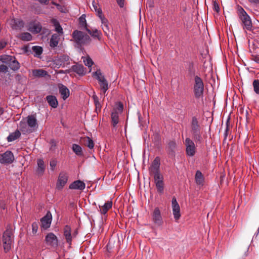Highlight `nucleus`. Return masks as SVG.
Masks as SVG:
<instances>
[{"mask_svg": "<svg viewBox=\"0 0 259 259\" xmlns=\"http://www.w3.org/2000/svg\"><path fill=\"white\" fill-rule=\"evenodd\" d=\"M72 37L75 43L74 46L79 49H81L82 46L89 44L91 41L89 35L78 30L72 32Z\"/></svg>", "mask_w": 259, "mask_h": 259, "instance_id": "nucleus-1", "label": "nucleus"}, {"mask_svg": "<svg viewBox=\"0 0 259 259\" xmlns=\"http://www.w3.org/2000/svg\"><path fill=\"white\" fill-rule=\"evenodd\" d=\"M14 242V236L12 229L7 227L2 236L3 246L5 252L7 253L12 249Z\"/></svg>", "mask_w": 259, "mask_h": 259, "instance_id": "nucleus-2", "label": "nucleus"}, {"mask_svg": "<svg viewBox=\"0 0 259 259\" xmlns=\"http://www.w3.org/2000/svg\"><path fill=\"white\" fill-rule=\"evenodd\" d=\"M190 132L192 134V138L195 141L199 142L201 141V125L198 118L195 116H193L191 118Z\"/></svg>", "mask_w": 259, "mask_h": 259, "instance_id": "nucleus-3", "label": "nucleus"}, {"mask_svg": "<svg viewBox=\"0 0 259 259\" xmlns=\"http://www.w3.org/2000/svg\"><path fill=\"white\" fill-rule=\"evenodd\" d=\"M238 16L241 21L244 30L250 31L252 28V24L251 19L245 10L239 7L238 9Z\"/></svg>", "mask_w": 259, "mask_h": 259, "instance_id": "nucleus-4", "label": "nucleus"}, {"mask_svg": "<svg viewBox=\"0 0 259 259\" xmlns=\"http://www.w3.org/2000/svg\"><path fill=\"white\" fill-rule=\"evenodd\" d=\"M193 93L196 98H202L204 93V83L202 79L198 75L194 76Z\"/></svg>", "mask_w": 259, "mask_h": 259, "instance_id": "nucleus-5", "label": "nucleus"}, {"mask_svg": "<svg viewBox=\"0 0 259 259\" xmlns=\"http://www.w3.org/2000/svg\"><path fill=\"white\" fill-rule=\"evenodd\" d=\"M186 153L188 156L192 157L195 155L196 147L194 141L190 138H187L185 141Z\"/></svg>", "mask_w": 259, "mask_h": 259, "instance_id": "nucleus-6", "label": "nucleus"}, {"mask_svg": "<svg viewBox=\"0 0 259 259\" xmlns=\"http://www.w3.org/2000/svg\"><path fill=\"white\" fill-rule=\"evenodd\" d=\"M77 234V231L75 230L73 233L71 227L68 225H66L63 228V235L66 239V242L69 245H71L72 241Z\"/></svg>", "mask_w": 259, "mask_h": 259, "instance_id": "nucleus-7", "label": "nucleus"}, {"mask_svg": "<svg viewBox=\"0 0 259 259\" xmlns=\"http://www.w3.org/2000/svg\"><path fill=\"white\" fill-rule=\"evenodd\" d=\"M15 160L14 156L12 152L9 150L0 154V163L3 164H9L12 163Z\"/></svg>", "mask_w": 259, "mask_h": 259, "instance_id": "nucleus-8", "label": "nucleus"}, {"mask_svg": "<svg viewBox=\"0 0 259 259\" xmlns=\"http://www.w3.org/2000/svg\"><path fill=\"white\" fill-rule=\"evenodd\" d=\"M68 180V174L65 171L60 172L56 183V188L58 190H61L67 184Z\"/></svg>", "mask_w": 259, "mask_h": 259, "instance_id": "nucleus-9", "label": "nucleus"}, {"mask_svg": "<svg viewBox=\"0 0 259 259\" xmlns=\"http://www.w3.org/2000/svg\"><path fill=\"white\" fill-rule=\"evenodd\" d=\"M45 240L47 245L53 247L58 245V240L57 236L53 233H50L46 236Z\"/></svg>", "mask_w": 259, "mask_h": 259, "instance_id": "nucleus-10", "label": "nucleus"}, {"mask_svg": "<svg viewBox=\"0 0 259 259\" xmlns=\"http://www.w3.org/2000/svg\"><path fill=\"white\" fill-rule=\"evenodd\" d=\"M171 206L174 218L176 221H177L181 217L180 207L175 197H174L172 199Z\"/></svg>", "mask_w": 259, "mask_h": 259, "instance_id": "nucleus-11", "label": "nucleus"}, {"mask_svg": "<svg viewBox=\"0 0 259 259\" xmlns=\"http://www.w3.org/2000/svg\"><path fill=\"white\" fill-rule=\"evenodd\" d=\"M52 220V214L50 212H48L47 214L42 217L41 220V227L44 229H47L50 227Z\"/></svg>", "mask_w": 259, "mask_h": 259, "instance_id": "nucleus-12", "label": "nucleus"}, {"mask_svg": "<svg viewBox=\"0 0 259 259\" xmlns=\"http://www.w3.org/2000/svg\"><path fill=\"white\" fill-rule=\"evenodd\" d=\"M27 124L33 132L37 126V122L35 114L29 115L27 117Z\"/></svg>", "mask_w": 259, "mask_h": 259, "instance_id": "nucleus-13", "label": "nucleus"}, {"mask_svg": "<svg viewBox=\"0 0 259 259\" xmlns=\"http://www.w3.org/2000/svg\"><path fill=\"white\" fill-rule=\"evenodd\" d=\"M160 159L159 157H157L154 159L150 167V174L151 175L153 174L160 172Z\"/></svg>", "mask_w": 259, "mask_h": 259, "instance_id": "nucleus-14", "label": "nucleus"}, {"mask_svg": "<svg viewBox=\"0 0 259 259\" xmlns=\"http://www.w3.org/2000/svg\"><path fill=\"white\" fill-rule=\"evenodd\" d=\"M23 21L18 19H12L11 20L10 25L12 29L15 30H21L24 26Z\"/></svg>", "mask_w": 259, "mask_h": 259, "instance_id": "nucleus-15", "label": "nucleus"}, {"mask_svg": "<svg viewBox=\"0 0 259 259\" xmlns=\"http://www.w3.org/2000/svg\"><path fill=\"white\" fill-rule=\"evenodd\" d=\"M85 187V183L80 181L76 180L71 183L69 186L70 189L83 190Z\"/></svg>", "mask_w": 259, "mask_h": 259, "instance_id": "nucleus-16", "label": "nucleus"}, {"mask_svg": "<svg viewBox=\"0 0 259 259\" xmlns=\"http://www.w3.org/2000/svg\"><path fill=\"white\" fill-rule=\"evenodd\" d=\"M153 220L154 223L158 226L162 224V219L160 211L158 208H155L153 213Z\"/></svg>", "mask_w": 259, "mask_h": 259, "instance_id": "nucleus-17", "label": "nucleus"}, {"mask_svg": "<svg viewBox=\"0 0 259 259\" xmlns=\"http://www.w3.org/2000/svg\"><path fill=\"white\" fill-rule=\"evenodd\" d=\"M58 89L59 93L64 100H65L69 97L70 95V92L69 89L66 86L60 83L58 84Z\"/></svg>", "mask_w": 259, "mask_h": 259, "instance_id": "nucleus-18", "label": "nucleus"}, {"mask_svg": "<svg viewBox=\"0 0 259 259\" xmlns=\"http://www.w3.org/2000/svg\"><path fill=\"white\" fill-rule=\"evenodd\" d=\"M37 165L36 174L38 176H41L45 171V166L44 160L42 159H37Z\"/></svg>", "mask_w": 259, "mask_h": 259, "instance_id": "nucleus-19", "label": "nucleus"}, {"mask_svg": "<svg viewBox=\"0 0 259 259\" xmlns=\"http://www.w3.org/2000/svg\"><path fill=\"white\" fill-rule=\"evenodd\" d=\"M100 88L101 90L100 93V97L102 98V96H104L103 99L104 98L105 96H106L107 94L106 92L109 89V85L108 81L105 79L101 82H99Z\"/></svg>", "mask_w": 259, "mask_h": 259, "instance_id": "nucleus-20", "label": "nucleus"}, {"mask_svg": "<svg viewBox=\"0 0 259 259\" xmlns=\"http://www.w3.org/2000/svg\"><path fill=\"white\" fill-rule=\"evenodd\" d=\"M41 28L42 27L40 23L33 22L30 24L29 27L28 29L33 33H38L40 32Z\"/></svg>", "mask_w": 259, "mask_h": 259, "instance_id": "nucleus-21", "label": "nucleus"}, {"mask_svg": "<svg viewBox=\"0 0 259 259\" xmlns=\"http://www.w3.org/2000/svg\"><path fill=\"white\" fill-rule=\"evenodd\" d=\"M49 105L53 108H56L58 105V102L56 97L53 95L47 96L46 98Z\"/></svg>", "mask_w": 259, "mask_h": 259, "instance_id": "nucleus-22", "label": "nucleus"}, {"mask_svg": "<svg viewBox=\"0 0 259 259\" xmlns=\"http://www.w3.org/2000/svg\"><path fill=\"white\" fill-rule=\"evenodd\" d=\"M112 201L108 200L102 206L99 205L100 211L103 214H105L107 211L112 207Z\"/></svg>", "mask_w": 259, "mask_h": 259, "instance_id": "nucleus-23", "label": "nucleus"}, {"mask_svg": "<svg viewBox=\"0 0 259 259\" xmlns=\"http://www.w3.org/2000/svg\"><path fill=\"white\" fill-rule=\"evenodd\" d=\"M72 70L79 75H83L85 74V69L81 64H76L72 66Z\"/></svg>", "mask_w": 259, "mask_h": 259, "instance_id": "nucleus-24", "label": "nucleus"}, {"mask_svg": "<svg viewBox=\"0 0 259 259\" xmlns=\"http://www.w3.org/2000/svg\"><path fill=\"white\" fill-rule=\"evenodd\" d=\"M32 73L35 77H42L48 75L47 71L43 69H34L32 71Z\"/></svg>", "mask_w": 259, "mask_h": 259, "instance_id": "nucleus-25", "label": "nucleus"}, {"mask_svg": "<svg viewBox=\"0 0 259 259\" xmlns=\"http://www.w3.org/2000/svg\"><path fill=\"white\" fill-rule=\"evenodd\" d=\"M60 39L59 36L57 34H54L52 35L50 41V46L52 48L56 47L59 43Z\"/></svg>", "mask_w": 259, "mask_h": 259, "instance_id": "nucleus-26", "label": "nucleus"}, {"mask_svg": "<svg viewBox=\"0 0 259 259\" xmlns=\"http://www.w3.org/2000/svg\"><path fill=\"white\" fill-rule=\"evenodd\" d=\"M85 30L89 33L92 36L97 38L99 40L101 39V35L102 33L100 31H99L97 29H95L92 31L89 29L87 27L85 26Z\"/></svg>", "mask_w": 259, "mask_h": 259, "instance_id": "nucleus-27", "label": "nucleus"}, {"mask_svg": "<svg viewBox=\"0 0 259 259\" xmlns=\"http://www.w3.org/2000/svg\"><path fill=\"white\" fill-rule=\"evenodd\" d=\"M21 136V133L19 131L16 130L15 132L11 133L7 137L8 142H12L19 138Z\"/></svg>", "mask_w": 259, "mask_h": 259, "instance_id": "nucleus-28", "label": "nucleus"}, {"mask_svg": "<svg viewBox=\"0 0 259 259\" xmlns=\"http://www.w3.org/2000/svg\"><path fill=\"white\" fill-rule=\"evenodd\" d=\"M120 114V113H118L116 112V111H113L111 112V120H112V123L113 126H115L117 123L119 122V115Z\"/></svg>", "mask_w": 259, "mask_h": 259, "instance_id": "nucleus-29", "label": "nucleus"}, {"mask_svg": "<svg viewBox=\"0 0 259 259\" xmlns=\"http://www.w3.org/2000/svg\"><path fill=\"white\" fill-rule=\"evenodd\" d=\"M9 66L14 71L18 70L20 67L19 63L16 60L15 57H13V59L11 61Z\"/></svg>", "mask_w": 259, "mask_h": 259, "instance_id": "nucleus-30", "label": "nucleus"}, {"mask_svg": "<svg viewBox=\"0 0 259 259\" xmlns=\"http://www.w3.org/2000/svg\"><path fill=\"white\" fill-rule=\"evenodd\" d=\"M195 181L197 185H202L204 182V178L201 173L199 170H197L195 174Z\"/></svg>", "mask_w": 259, "mask_h": 259, "instance_id": "nucleus-31", "label": "nucleus"}, {"mask_svg": "<svg viewBox=\"0 0 259 259\" xmlns=\"http://www.w3.org/2000/svg\"><path fill=\"white\" fill-rule=\"evenodd\" d=\"M101 23H102V29H103V31L104 32L105 34L107 36H108L109 34V33L110 32V28L109 27L108 21L107 19H103V20L101 21Z\"/></svg>", "mask_w": 259, "mask_h": 259, "instance_id": "nucleus-32", "label": "nucleus"}, {"mask_svg": "<svg viewBox=\"0 0 259 259\" xmlns=\"http://www.w3.org/2000/svg\"><path fill=\"white\" fill-rule=\"evenodd\" d=\"M20 129L24 133H31L32 131L30 130V127L28 126L27 123L25 122H20Z\"/></svg>", "mask_w": 259, "mask_h": 259, "instance_id": "nucleus-33", "label": "nucleus"}, {"mask_svg": "<svg viewBox=\"0 0 259 259\" xmlns=\"http://www.w3.org/2000/svg\"><path fill=\"white\" fill-rule=\"evenodd\" d=\"M93 76L95 77L98 80L99 82L106 79L100 69L94 72L93 73Z\"/></svg>", "mask_w": 259, "mask_h": 259, "instance_id": "nucleus-34", "label": "nucleus"}, {"mask_svg": "<svg viewBox=\"0 0 259 259\" xmlns=\"http://www.w3.org/2000/svg\"><path fill=\"white\" fill-rule=\"evenodd\" d=\"M32 35L29 32H22L19 34V38L25 41H30L32 39Z\"/></svg>", "mask_w": 259, "mask_h": 259, "instance_id": "nucleus-35", "label": "nucleus"}, {"mask_svg": "<svg viewBox=\"0 0 259 259\" xmlns=\"http://www.w3.org/2000/svg\"><path fill=\"white\" fill-rule=\"evenodd\" d=\"M93 99L94 100V102L96 106V110L97 112L98 111H100L102 108V105L99 101L98 97L95 94H94L93 95Z\"/></svg>", "mask_w": 259, "mask_h": 259, "instance_id": "nucleus-36", "label": "nucleus"}, {"mask_svg": "<svg viewBox=\"0 0 259 259\" xmlns=\"http://www.w3.org/2000/svg\"><path fill=\"white\" fill-rule=\"evenodd\" d=\"M73 151L78 156L82 155V151L81 147L76 144H74L72 145V147Z\"/></svg>", "mask_w": 259, "mask_h": 259, "instance_id": "nucleus-37", "label": "nucleus"}, {"mask_svg": "<svg viewBox=\"0 0 259 259\" xmlns=\"http://www.w3.org/2000/svg\"><path fill=\"white\" fill-rule=\"evenodd\" d=\"M13 57L14 56L10 55H2L0 56V61L9 65L11 61L13 59Z\"/></svg>", "mask_w": 259, "mask_h": 259, "instance_id": "nucleus-38", "label": "nucleus"}, {"mask_svg": "<svg viewBox=\"0 0 259 259\" xmlns=\"http://www.w3.org/2000/svg\"><path fill=\"white\" fill-rule=\"evenodd\" d=\"M84 142L85 146H87L90 149L94 148V144L93 141L89 137H87L84 138Z\"/></svg>", "mask_w": 259, "mask_h": 259, "instance_id": "nucleus-39", "label": "nucleus"}, {"mask_svg": "<svg viewBox=\"0 0 259 259\" xmlns=\"http://www.w3.org/2000/svg\"><path fill=\"white\" fill-rule=\"evenodd\" d=\"M123 110V105L121 102L116 103L115 107L112 110L113 111H116L118 113H122Z\"/></svg>", "mask_w": 259, "mask_h": 259, "instance_id": "nucleus-40", "label": "nucleus"}, {"mask_svg": "<svg viewBox=\"0 0 259 259\" xmlns=\"http://www.w3.org/2000/svg\"><path fill=\"white\" fill-rule=\"evenodd\" d=\"M82 59L85 66L91 67L93 65V62L89 56L82 57Z\"/></svg>", "mask_w": 259, "mask_h": 259, "instance_id": "nucleus-41", "label": "nucleus"}, {"mask_svg": "<svg viewBox=\"0 0 259 259\" xmlns=\"http://www.w3.org/2000/svg\"><path fill=\"white\" fill-rule=\"evenodd\" d=\"M154 177V182H163V176L160 174V172L151 174Z\"/></svg>", "mask_w": 259, "mask_h": 259, "instance_id": "nucleus-42", "label": "nucleus"}, {"mask_svg": "<svg viewBox=\"0 0 259 259\" xmlns=\"http://www.w3.org/2000/svg\"><path fill=\"white\" fill-rule=\"evenodd\" d=\"M157 191L160 193L163 192L164 183L163 182H155Z\"/></svg>", "mask_w": 259, "mask_h": 259, "instance_id": "nucleus-43", "label": "nucleus"}, {"mask_svg": "<svg viewBox=\"0 0 259 259\" xmlns=\"http://www.w3.org/2000/svg\"><path fill=\"white\" fill-rule=\"evenodd\" d=\"M32 49L36 56H39L42 53V48L41 47L33 46Z\"/></svg>", "mask_w": 259, "mask_h": 259, "instance_id": "nucleus-44", "label": "nucleus"}, {"mask_svg": "<svg viewBox=\"0 0 259 259\" xmlns=\"http://www.w3.org/2000/svg\"><path fill=\"white\" fill-rule=\"evenodd\" d=\"M54 26L55 27V31H57L58 33H60V34L63 33V29L58 22H57V21H55Z\"/></svg>", "mask_w": 259, "mask_h": 259, "instance_id": "nucleus-45", "label": "nucleus"}, {"mask_svg": "<svg viewBox=\"0 0 259 259\" xmlns=\"http://www.w3.org/2000/svg\"><path fill=\"white\" fill-rule=\"evenodd\" d=\"M252 84L254 92L257 94H259V80H254L253 81Z\"/></svg>", "mask_w": 259, "mask_h": 259, "instance_id": "nucleus-46", "label": "nucleus"}, {"mask_svg": "<svg viewBox=\"0 0 259 259\" xmlns=\"http://www.w3.org/2000/svg\"><path fill=\"white\" fill-rule=\"evenodd\" d=\"M79 24L81 27H83L85 29V26L87 27V25L86 20L82 16L79 18Z\"/></svg>", "mask_w": 259, "mask_h": 259, "instance_id": "nucleus-47", "label": "nucleus"}, {"mask_svg": "<svg viewBox=\"0 0 259 259\" xmlns=\"http://www.w3.org/2000/svg\"><path fill=\"white\" fill-rule=\"evenodd\" d=\"M95 11L96 12L97 16L100 19L101 21H103V19H106L105 18L104 16L103 15L102 10L100 8L98 9L97 10H96Z\"/></svg>", "mask_w": 259, "mask_h": 259, "instance_id": "nucleus-48", "label": "nucleus"}, {"mask_svg": "<svg viewBox=\"0 0 259 259\" xmlns=\"http://www.w3.org/2000/svg\"><path fill=\"white\" fill-rule=\"evenodd\" d=\"M57 160L56 159H52L50 162V165L51 166V169L52 170H54L56 165H57Z\"/></svg>", "mask_w": 259, "mask_h": 259, "instance_id": "nucleus-49", "label": "nucleus"}, {"mask_svg": "<svg viewBox=\"0 0 259 259\" xmlns=\"http://www.w3.org/2000/svg\"><path fill=\"white\" fill-rule=\"evenodd\" d=\"M8 71V67L4 64L0 65V72L6 73Z\"/></svg>", "mask_w": 259, "mask_h": 259, "instance_id": "nucleus-50", "label": "nucleus"}, {"mask_svg": "<svg viewBox=\"0 0 259 259\" xmlns=\"http://www.w3.org/2000/svg\"><path fill=\"white\" fill-rule=\"evenodd\" d=\"M60 59L61 61L68 62L69 61V57L66 55H63L60 57Z\"/></svg>", "mask_w": 259, "mask_h": 259, "instance_id": "nucleus-51", "label": "nucleus"}, {"mask_svg": "<svg viewBox=\"0 0 259 259\" xmlns=\"http://www.w3.org/2000/svg\"><path fill=\"white\" fill-rule=\"evenodd\" d=\"M32 232L33 233H36L37 231V224L36 223H33L32 224Z\"/></svg>", "mask_w": 259, "mask_h": 259, "instance_id": "nucleus-52", "label": "nucleus"}, {"mask_svg": "<svg viewBox=\"0 0 259 259\" xmlns=\"http://www.w3.org/2000/svg\"><path fill=\"white\" fill-rule=\"evenodd\" d=\"M213 10L215 12H219L220 11V7H219V5L215 2H214L213 3Z\"/></svg>", "mask_w": 259, "mask_h": 259, "instance_id": "nucleus-53", "label": "nucleus"}, {"mask_svg": "<svg viewBox=\"0 0 259 259\" xmlns=\"http://www.w3.org/2000/svg\"><path fill=\"white\" fill-rule=\"evenodd\" d=\"M7 43L5 41L2 40L0 41V50L6 47Z\"/></svg>", "mask_w": 259, "mask_h": 259, "instance_id": "nucleus-54", "label": "nucleus"}, {"mask_svg": "<svg viewBox=\"0 0 259 259\" xmlns=\"http://www.w3.org/2000/svg\"><path fill=\"white\" fill-rule=\"evenodd\" d=\"M116 2L120 8L123 7L124 0H116Z\"/></svg>", "mask_w": 259, "mask_h": 259, "instance_id": "nucleus-55", "label": "nucleus"}, {"mask_svg": "<svg viewBox=\"0 0 259 259\" xmlns=\"http://www.w3.org/2000/svg\"><path fill=\"white\" fill-rule=\"evenodd\" d=\"M56 6L57 9L60 11L61 12H64L62 7L59 4H56Z\"/></svg>", "mask_w": 259, "mask_h": 259, "instance_id": "nucleus-56", "label": "nucleus"}, {"mask_svg": "<svg viewBox=\"0 0 259 259\" xmlns=\"http://www.w3.org/2000/svg\"><path fill=\"white\" fill-rule=\"evenodd\" d=\"M169 146L171 148H174L176 146V143L174 141H171L169 143Z\"/></svg>", "mask_w": 259, "mask_h": 259, "instance_id": "nucleus-57", "label": "nucleus"}, {"mask_svg": "<svg viewBox=\"0 0 259 259\" xmlns=\"http://www.w3.org/2000/svg\"><path fill=\"white\" fill-rule=\"evenodd\" d=\"M93 6L95 11L97 10L98 9V4H96L95 2H93Z\"/></svg>", "mask_w": 259, "mask_h": 259, "instance_id": "nucleus-58", "label": "nucleus"}, {"mask_svg": "<svg viewBox=\"0 0 259 259\" xmlns=\"http://www.w3.org/2000/svg\"><path fill=\"white\" fill-rule=\"evenodd\" d=\"M248 1L251 4H259V0H248Z\"/></svg>", "mask_w": 259, "mask_h": 259, "instance_id": "nucleus-59", "label": "nucleus"}, {"mask_svg": "<svg viewBox=\"0 0 259 259\" xmlns=\"http://www.w3.org/2000/svg\"><path fill=\"white\" fill-rule=\"evenodd\" d=\"M40 3L48 4V0H38Z\"/></svg>", "mask_w": 259, "mask_h": 259, "instance_id": "nucleus-60", "label": "nucleus"}, {"mask_svg": "<svg viewBox=\"0 0 259 259\" xmlns=\"http://www.w3.org/2000/svg\"><path fill=\"white\" fill-rule=\"evenodd\" d=\"M254 60L257 62V63H259V57L258 56H256L254 59Z\"/></svg>", "mask_w": 259, "mask_h": 259, "instance_id": "nucleus-61", "label": "nucleus"}, {"mask_svg": "<svg viewBox=\"0 0 259 259\" xmlns=\"http://www.w3.org/2000/svg\"><path fill=\"white\" fill-rule=\"evenodd\" d=\"M228 125H227L226 126V130H225V137H226L227 136V132L228 131Z\"/></svg>", "mask_w": 259, "mask_h": 259, "instance_id": "nucleus-62", "label": "nucleus"}, {"mask_svg": "<svg viewBox=\"0 0 259 259\" xmlns=\"http://www.w3.org/2000/svg\"><path fill=\"white\" fill-rule=\"evenodd\" d=\"M4 113V109L3 108L0 107V115H2Z\"/></svg>", "mask_w": 259, "mask_h": 259, "instance_id": "nucleus-63", "label": "nucleus"}, {"mask_svg": "<svg viewBox=\"0 0 259 259\" xmlns=\"http://www.w3.org/2000/svg\"><path fill=\"white\" fill-rule=\"evenodd\" d=\"M53 4L56 6V4H56V3H54V2H53Z\"/></svg>", "mask_w": 259, "mask_h": 259, "instance_id": "nucleus-64", "label": "nucleus"}]
</instances>
